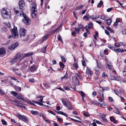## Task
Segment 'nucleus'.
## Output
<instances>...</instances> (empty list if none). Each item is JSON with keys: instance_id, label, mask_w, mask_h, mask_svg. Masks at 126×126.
I'll use <instances>...</instances> for the list:
<instances>
[{"instance_id": "nucleus-33", "label": "nucleus", "mask_w": 126, "mask_h": 126, "mask_svg": "<svg viewBox=\"0 0 126 126\" xmlns=\"http://www.w3.org/2000/svg\"><path fill=\"white\" fill-rule=\"evenodd\" d=\"M103 1H100L99 3L97 5V6L99 7H100L101 6V5L103 4Z\"/></svg>"}, {"instance_id": "nucleus-9", "label": "nucleus", "mask_w": 126, "mask_h": 126, "mask_svg": "<svg viewBox=\"0 0 126 126\" xmlns=\"http://www.w3.org/2000/svg\"><path fill=\"white\" fill-rule=\"evenodd\" d=\"M72 79L73 82L75 84L78 85L79 84V82L76 76H73L72 77Z\"/></svg>"}, {"instance_id": "nucleus-7", "label": "nucleus", "mask_w": 126, "mask_h": 126, "mask_svg": "<svg viewBox=\"0 0 126 126\" xmlns=\"http://www.w3.org/2000/svg\"><path fill=\"white\" fill-rule=\"evenodd\" d=\"M17 116L19 119H21L24 121H26L28 122L29 121L27 117L25 116L20 114L19 113L18 114Z\"/></svg>"}, {"instance_id": "nucleus-23", "label": "nucleus", "mask_w": 126, "mask_h": 126, "mask_svg": "<svg viewBox=\"0 0 126 126\" xmlns=\"http://www.w3.org/2000/svg\"><path fill=\"white\" fill-rule=\"evenodd\" d=\"M1 31L3 32H5L7 31V29L6 27L3 28L1 30Z\"/></svg>"}, {"instance_id": "nucleus-4", "label": "nucleus", "mask_w": 126, "mask_h": 126, "mask_svg": "<svg viewBox=\"0 0 126 126\" xmlns=\"http://www.w3.org/2000/svg\"><path fill=\"white\" fill-rule=\"evenodd\" d=\"M31 16L33 18L35 17L37 14V9L35 4L34 3H32L31 4Z\"/></svg>"}, {"instance_id": "nucleus-2", "label": "nucleus", "mask_w": 126, "mask_h": 126, "mask_svg": "<svg viewBox=\"0 0 126 126\" xmlns=\"http://www.w3.org/2000/svg\"><path fill=\"white\" fill-rule=\"evenodd\" d=\"M20 36L23 41L27 40L29 38V35H26L27 30L24 28H20L19 30Z\"/></svg>"}, {"instance_id": "nucleus-21", "label": "nucleus", "mask_w": 126, "mask_h": 126, "mask_svg": "<svg viewBox=\"0 0 126 126\" xmlns=\"http://www.w3.org/2000/svg\"><path fill=\"white\" fill-rule=\"evenodd\" d=\"M31 113L33 115H36L38 114L39 112H38L36 111H34L33 110H32L31 111Z\"/></svg>"}, {"instance_id": "nucleus-53", "label": "nucleus", "mask_w": 126, "mask_h": 126, "mask_svg": "<svg viewBox=\"0 0 126 126\" xmlns=\"http://www.w3.org/2000/svg\"><path fill=\"white\" fill-rule=\"evenodd\" d=\"M74 66L77 69L78 68V66L77 63H75L74 64Z\"/></svg>"}, {"instance_id": "nucleus-35", "label": "nucleus", "mask_w": 126, "mask_h": 126, "mask_svg": "<svg viewBox=\"0 0 126 126\" xmlns=\"http://www.w3.org/2000/svg\"><path fill=\"white\" fill-rule=\"evenodd\" d=\"M120 79V77H115V78L112 79V80H114L118 81Z\"/></svg>"}, {"instance_id": "nucleus-11", "label": "nucleus", "mask_w": 126, "mask_h": 126, "mask_svg": "<svg viewBox=\"0 0 126 126\" xmlns=\"http://www.w3.org/2000/svg\"><path fill=\"white\" fill-rule=\"evenodd\" d=\"M18 45V43H15L12 45L11 46L9 47V48L10 49L13 50L16 47H17Z\"/></svg>"}, {"instance_id": "nucleus-22", "label": "nucleus", "mask_w": 126, "mask_h": 126, "mask_svg": "<svg viewBox=\"0 0 126 126\" xmlns=\"http://www.w3.org/2000/svg\"><path fill=\"white\" fill-rule=\"evenodd\" d=\"M114 93L116 95H118L119 97H121V94L118 91L114 90Z\"/></svg>"}, {"instance_id": "nucleus-47", "label": "nucleus", "mask_w": 126, "mask_h": 126, "mask_svg": "<svg viewBox=\"0 0 126 126\" xmlns=\"http://www.w3.org/2000/svg\"><path fill=\"white\" fill-rule=\"evenodd\" d=\"M57 38L58 40L60 41L61 42H62V39L61 38V36L59 35L57 37Z\"/></svg>"}, {"instance_id": "nucleus-54", "label": "nucleus", "mask_w": 126, "mask_h": 126, "mask_svg": "<svg viewBox=\"0 0 126 126\" xmlns=\"http://www.w3.org/2000/svg\"><path fill=\"white\" fill-rule=\"evenodd\" d=\"M1 122L2 124L4 125H5L6 124V122L4 120H2Z\"/></svg>"}, {"instance_id": "nucleus-57", "label": "nucleus", "mask_w": 126, "mask_h": 126, "mask_svg": "<svg viewBox=\"0 0 126 126\" xmlns=\"http://www.w3.org/2000/svg\"><path fill=\"white\" fill-rule=\"evenodd\" d=\"M109 100L111 102H112L114 101L113 99L112 98L110 97H109Z\"/></svg>"}, {"instance_id": "nucleus-59", "label": "nucleus", "mask_w": 126, "mask_h": 126, "mask_svg": "<svg viewBox=\"0 0 126 126\" xmlns=\"http://www.w3.org/2000/svg\"><path fill=\"white\" fill-rule=\"evenodd\" d=\"M0 94L3 95L4 94V93L1 89H0Z\"/></svg>"}, {"instance_id": "nucleus-39", "label": "nucleus", "mask_w": 126, "mask_h": 126, "mask_svg": "<svg viewBox=\"0 0 126 126\" xmlns=\"http://www.w3.org/2000/svg\"><path fill=\"white\" fill-rule=\"evenodd\" d=\"M68 77V74L66 73L64 76L61 78V79L62 80L63 79H66Z\"/></svg>"}, {"instance_id": "nucleus-42", "label": "nucleus", "mask_w": 126, "mask_h": 126, "mask_svg": "<svg viewBox=\"0 0 126 126\" xmlns=\"http://www.w3.org/2000/svg\"><path fill=\"white\" fill-rule=\"evenodd\" d=\"M97 64L98 67L99 68H101L103 67V65L100 63H98L97 62Z\"/></svg>"}, {"instance_id": "nucleus-50", "label": "nucleus", "mask_w": 126, "mask_h": 126, "mask_svg": "<svg viewBox=\"0 0 126 126\" xmlns=\"http://www.w3.org/2000/svg\"><path fill=\"white\" fill-rule=\"evenodd\" d=\"M29 81L30 82L32 83H34V80L33 79H29Z\"/></svg>"}, {"instance_id": "nucleus-36", "label": "nucleus", "mask_w": 126, "mask_h": 126, "mask_svg": "<svg viewBox=\"0 0 126 126\" xmlns=\"http://www.w3.org/2000/svg\"><path fill=\"white\" fill-rule=\"evenodd\" d=\"M120 79V77H115V78L112 79V80H114L118 81Z\"/></svg>"}, {"instance_id": "nucleus-44", "label": "nucleus", "mask_w": 126, "mask_h": 126, "mask_svg": "<svg viewBox=\"0 0 126 126\" xmlns=\"http://www.w3.org/2000/svg\"><path fill=\"white\" fill-rule=\"evenodd\" d=\"M94 69L96 72H98L99 70V67L97 66Z\"/></svg>"}, {"instance_id": "nucleus-58", "label": "nucleus", "mask_w": 126, "mask_h": 126, "mask_svg": "<svg viewBox=\"0 0 126 126\" xmlns=\"http://www.w3.org/2000/svg\"><path fill=\"white\" fill-rule=\"evenodd\" d=\"M101 118L103 122H107V119L105 118V117H102Z\"/></svg>"}, {"instance_id": "nucleus-20", "label": "nucleus", "mask_w": 126, "mask_h": 126, "mask_svg": "<svg viewBox=\"0 0 126 126\" xmlns=\"http://www.w3.org/2000/svg\"><path fill=\"white\" fill-rule=\"evenodd\" d=\"M32 53H30V52H28L27 53L24 54L23 57V58H24L26 57H27L29 56L30 55H32Z\"/></svg>"}, {"instance_id": "nucleus-5", "label": "nucleus", "mask_w": 126, "mask_h": 126, "mask_svg": "<svg viewBox=\"0 0 126 126\" xmlns=\"http://www.w3.org/2000/svg\"><path fill=\"white\" fill-rule=\"evenodd\" d=\"M22 57V55L20 53H18L13 57L12 60L10 62L12 63L13 64L16 62L19 59L21 60V59H20V58Z\"/></svg>"}, {"instance_id": "nucleus-19", "label": "nucleus", "mask_w": 126, "mask_h": 126, "mask_svg": "<svg viewBox=\"0 0 126 126\" xmlns=\"http://www.w3.org/2000/svg\"><path fill=\"white\" fill-rule=\"evenodd\" d=\"M86 16H84L83 17V19L84 20H88V19L90 18V16L88 14H86Z\"/></svg>"}, {"instance_id": "nucleus-12", "label": "nucleus", "mask_w": 126, "mask_h": 126, "mask_svg": "<svg viewBox=\"0 0 126 126\" xmlns=\"http://www.w3.org/2000/svg\"><path fill=\"white\" fill-rule=\"evenodd\" d=\"M65 106L67 108L70 110H71L72 109L71 103L69 102H68L67 103V104Z\"/></svg>"}, {"instance_id": "nucleus-41", "label": "nucleus", "mask_w": 126, "mask_h": 126, "mask_svg": "<svg viewBox=\"0 0 126 126\" xmlns=\"http://www.w3.org/2000/svg\"><path fill=\"white\" fill-rule=\"evenodd\" d=\"M61 58L62 61L64 62H65L66 61V60L64 57L63 56H61Z\"/></svg>"}, {"instance_id": "nucleus-48", "label": "nucleus", "mask_w": 126, "mask_h": 126, "mask_svg": "<svg viewBox=\"0 0 126 126\" xmlns=\"http://www.w3.org/2000/svg\"><path fill=\"white\" fill-rule=\"evenodd\" d=\"M115 46L116 47H119L120 46V44L119 43H116L115 44Z\"/></svg>"}, {"instance_id": "nucleus-16", "label": "nucleus", "mask_w": 126, "mask_h": 126, "mask_svg": "<svg viewBox=\"0 0 126 126\" xmlns=\"http://www.w3.org/2000/svg\"><path fill=\"white\" fill-rule=\"evenodd\" d=\"M5 49L3 47L0 48V55H3L5 53Z\"/></svg>"}, {"instance_id": "nucleus-15", "label": "nucleus", "mask_w": 126, "mask_h": 126, "mask_svg": "<svg viewBox=\"0 0 126 126\" xmlns=\"http://www.w3.org/2000/svg\"><path fill=\"white\" fill-rule=\"evenodd\" d=\"M30 69L31 72H32L36 70V66L34 64L32 66H31Z\"/></svg>"}, {"instance_id": "nucleus-26", "label": "nucleus", "mask_w": 126, "mask_h": 126, "mask_svg": "<svg viewBox=\"0 0 126 126\" xmlns=\"http://www.w3.org/2000/svg\"><path fill=\"white\" fill-rule=\"evenodd\" d=\"M10 93L11 94L13 95L14 96H16V95H17L18 94L17 92L13 91H11Z\"/></svg>"}, {"instance_id": "nucleus-25", "label": "nucleus", "mask_w": 126, "mask_h": 126, "mask_svg": "<svg viewBox=\"0 0 126 126\" xmlns=\"http://www.w3.org/2000/svg\"><path fill=\"white\" fill-rule=\"evenodd\" d=\"M47 46L45 47H43L41 49V51L44 53H45L46 52V49L47 48Z\"/></svg>"}, {"instance_id": "nucleus-56", "label": "nucleus", "mask_w": 126, "mask_h": 126, "mask_svg": "<svg viewBox=\"0 0 126 126\" xmlns=\"http://www.w3.org/2000/svg\"><path fill=\"white\" fill-rule=\"evenodd\" d=\"M100 19L103 20H105L106 19L105 16L104 15H102L101 16Z\"/></svg>"}, {"instance_id": "nucleus-63", "label": "nucleus", "mask_w": 126, "mask_h": 126, "mask_svg": "<svg viewBox=\"0 0 126 126\" xmlns=\"http://www.w3.org/2000/svg\"><path fill=\"white\" fill-rule=\"evenodd\" d=\"M15 73L16 74V75H17L19 76H21V74L20 73V72H16Z\"/></svg>"}, {"instance_id": "nucleus-49", "label": "nucleus", "mask_w": 126, "mask_h": 126, "mask_svg": "<svg viewBox=\"0 0 126 126\" xmlns=\"http://www.w3.org/2000/svg\"><path fill=\"white\" fill-rule=\"evenodd\" d=\"M84 116L87 117H89L90 116L89 114L88 113H85L84 114Z\"/></svg>"}, {"instance_id": "nucleus-45", "label": "nucleus", "mask_w": 126, "mask_h": 126, "mask_svg": "<svg viewBox=\"0 0 126 126\" xmlns=\"http://www.w3.org/2000/svg\"><path fill=\"white\" fill-rule=\"evenodd\" d=\"M61 100H62L63 104L64 106H65L67 104V103H66V102L63 99H62Z\"/></svg>"}, {"instance_id": "nucleus-13", "label": "nucleus", "mask_w": 126, "mask_h": 126, "mask_svg": "<svg viewBox=\"0 0 126 126\" xmlns=\"http://www.w3.org/2000/svg\"><path fill=\"white\" fill-rule=\"evenodd\" d=\"M107 67L110 70H112L113 67L112 64L110 63H107Z\"/></svg>"}, {"instance_id": "nucleus-18", "label": "nucleus", "mask_w": 126, "mask_h": 126, "mask_svg": "<svg viewBox=\"0 0 126 126\" xmlns=\"http://www.w3.org/2000/svg\"><path fill=\"white\" fill-rule=\"evenodd\" d=\"M98 93L101 97V98L103 99H104V94L103 93H102V92L101 91H99Z\"/></svg>"}, {"instance_id": "nucleus-51", "label": "nucleus", "mask_w": 126, "mask_h": 126, "mask_svg": "<svg viewBox=\"0 0 126 126\" xmlns=\"http://www.w3.org/2000/svg\"><path fill=\"white\" fill-rule=\"evenodd\" d=\"M122 33L123 34L126 35V29L122 31Z\"/></svg>"}, {"instance_id": "nucleus-34", "label": "nucleus", "mask_w": 126, "mask_h": 126, "mask_svg": "<svg viewBox=\"0 0 126 126\" xmlns=\"http://www.w3.org/2000/svg\"><path fill=\"white\" fill-rule=\"evenodd\" d=\"M107 21V23L108 25H110V23L112 22L111 20L110 19H109L108 20H106V21Z\"/></svg>"}, {"instance_id": "nucleus-17", "label": "nucleus", "mask_w": 126, "mask_h": 126, "mask_svg": "<svg viewBox=\"0 0 126 126\" xmlns=\"http://www.w3.org/2000/svg\"><path fill=\"white\" fill-rule=\"evenodd\" d=\"M14 88L15 90L17 92H19L21 91V88L18 86L15 85L14 87Z\"/></svg>"}, {"instance_id": "nucleus-37", "label": "nucleus", "mask_w": 126, "mask_h": 126, "mask_svg": "<svg viewBox=\"0 0 126 126\" xmlns=\"http://www.w3.org/2000/svg\"><path fill=\"white\" fill-rule=\"evenodd\" d=\"M123 74L124 76H126V68L125 67L123 70Z\"/></svg>"}, {"instance_id": "nucleus-61", "label": "nucleus", "mask_w": 126, "mask_h": 126, "mask_svg": "<svg viewBox=\"0 0 126 126\" xmlns=\"http://www.w3.org/2000/svg\"><path fill=\"white\" fill-rule=\"evenodd\" d=\"M119 91L123 93H124L125 92L122 89H120L119 90Z\"/></svg>"}, {"instance_id": "nucleus-1", "label": "nucleus", "mask_w": 126, "mask_h": 126, "mask_svg": "<svg viewBox=\"0 0 126 126\" xmlns=\"http://www.w3.org/2000/svg\"><path fill=\"white\" fill-rule=\"evenodd\" d=\"M15 14L17 16L23 17V18L22 19L23 23L25 25H29L31 23V20L30 18L27 16L25 14H24L22 11L19 12L17 10H14Z\"/></svg>"}, {"instance_id": "nucleus-40", "label": "nucleus", "mask_w": 126, "mask_h": 126, "mask_svg": "<svg viewBox=\"0 0 126 126\" xmlns=\"http://www.w3.org/2000/svg\"><path fill=\"white\" fill-rule=\"evenodd\" d=\"M34 102L41 106H42L43 105V104H42V102H39L37 101H35Z\"/></svg>"}, {"instance_id": "nucleus-55", "label": "nucleus", "mask_w": 126, "mask_h": 126, "mask_svg": "<svg viewBox=\"0 0 126 126\" xmlns=\"http://www.w3.org/2000/svg\"><path fill=\"white\" fill-rule=\"evenodd\" d=\"M70 119L72 120H73V121H75V122H78L80 123H81V121H78V120H75V119H74L73 118H70Z\"/></svg>"}, {"instance_id": "nucleus-8", "label": "nucleus", "mask_w": 126, "mask_h": 126, "mask_svg": "<svg viewBox=\"0 0 126 126\" xmlns=\"http://www.w3.org/2000/svg\"><path fill=\"white\" fill-rule=\"evenodd\" d=\"M19 8L22 11L24 9V6L25 5L24 2L23 0H20L19 1Z\"/></svg>"}, {"instance_id": "nucleus-52", "label": "nucleus", "mask_w": 126, "mask_h": 126, "mask_svg": "<svg viewBox=\"0 0 126 126\" xmlns=\"http://www.w3.org/2000/svg\"><path fill=\"white\" fill-rule=\"evenodd\" d=\"M48 112L51 113V114L55 115V113L53 111L49 110L48 111Z\"/></svg>"}, {"instance_id": "nucleus-28", "label": "nucleus", "mask_w": 126, "mask_h": 126, "mask_svg": "<svg viewBox=\"0 0 126 126\" xmlns=\"http://www.w3.org/2000/svg\"><path fill=\"white\" fill-rule=\"evenodd\" d=\"M49 36V34H47L45 36H44L43 37V41H44L46 40Z\"/></svg>"}, {"instance_id": "nucleus-38", "label": "nucleus", "mask_w": 126, "mask_h": 126, "mask_svg": "<svg viewBox=\"0 0 126 126\" xmlns=\"http://www.w3.org/2000/svg\"><path fill=\"white\" fill-rule=\"evenodd\" d=\"M44 86L46 88H48L50 87V85L49 84L45 83L44 84Z\"/></svg>"}, {"instance_id": "nucleus-64", "label": "nucleus", "mask_w": 126, "mask_h": 126, "mask_svg": "<svg viewBox=\"0 0 126 126\" xmlns=\"http://www.w3.org/2000/svg\"><path fill=\"white\" fill-rule=\"evenodd\" d=\"M105 32L106 34L108 35H109V32L108 31L106 30H105Z\"/></svg>"}, {"instance_id": "nucleus-27", "label": "nucleus", "mask_w": 126, "mask_h": 126, "mask_svg": "<svg viewBox=\"0 0 126 126\" xmlns=\"http://www.w3.org/2000/svg\"><path fill=\"white\" fill-rule=\"evenodd\" d=\"M103 89L102 90V93H103L104 92V90L107 91L109 90V89L108 87H104L102 88Z\"/></svg>"}, {"instance_id": "nucleus-32", "label": "nucleus", "mask_w": 126, "mask_h": 126, "mask_svg": "<svg viewBox=\"0 0 126 126\" xmlns=\"http://www.w3.org/2000/svg\"><path fill=\"white\" fill-rule=\"evenodd\" d=\"M80 29H79V28H75V31L76 32V33L78 34L79 33L80 31Z\"/></svg>"}, {"instance_id": "nucleus-43", "label": "nucleus", "mask_w": 126, "mask_h": 126, "mask_svg": "<svg viewBox=\"0 0 126 126\" xmlns=\"http://www.w3.org/2000/svg\"><path fill=\"white\" fill-rule=\"evenodd\" d=\"M16 97L19 99H21L22 100H23V97L21 95H18L16 96Z\"/></svg>"}, {"instance_id": "nucleus-6", "label": "nucleus", "mask_w": 126, "mask_h": 126, "mask_svg": "<svg viewBox=\"0 0 126 126\" xmlns=\"http://www.w3.org/2000/svg\"><path fill=\"white\" fill-rule=\"evenodd\" d=\"M1 13L4 18H6L10 17V12H8L4 8H3L1 11Z\"/></svg>"}, {"instance_id": "nucleus-3", "label": "nucleus", "mask_w": 126, "mask_h": 126, "mask_svg": "<svg viewBox=\"0 0 126 126\" xmlns=\"http://www.w3.org/2000/svg\"><path fill=\"white\" fill-rule=\"evenodd\" d=\"M11 31L12 35L9 36L8 37L9 39H10L12 37H13L14 39L18 37L19 34L16 27L14 25L13 29L11 30Z\"/></svg>"}, {"instance_id": "nucleus-60", "label": "nucleus", "mask_w": 126, "mask_h": 126, "mask_svg": "<svg viewBox=\"0 0 126 126\" xmlns=\"http://www.w3.org/2000/svg\"><path fill=\"white\" fill-rule=\"evenodd\" d=\"M83 7V5H81L80 6H78L77 8V9H80L82 7Z\"/></svg>"}, {"instance_id": "nucleus-46", "label": "nucleus", "mask_w": 126, "mask_h": 126, "mask_svg": "<svg viewBox=\"0 0 126 126\" xmlns=\"http://www.w3.org/2000/svg\"><path fill=\"white\" fill-rule=\"evenodd\" d=\"M59 64L60 66L62 67V68H64V65L62 62H59Z\"/></svg>"}, {"instance_id": "nucleus-14", "label": "nucleus", "mask_w": 126, "mask_h": 126, "mask_svg": "<svg viewBox=\"0 0 126 126\" xmlns=\"http://www.w3.org/2000/svg\"><path fill=\"white\" fill-rule=\"evenodd\" d=\"M100 16H99L97 15L95 16L94 15L90 16V18H91L93 20H94L95 19H98L99 18Z\"/></svg>"}, {"instance_id": "nucleus-29", "label": "nucleus", "mask_w": 126, "mask_h": 126, "mask_svg": "<svg viewBox=\"0 0 126 126\" xmlns=\"http://www.w3.org/2000/svg\"><path fill=\"white\" fill-rule=\"evenodd\" d=\"M78 28H79V29H82L83 30V25H82L81 24H79L78 25Z\"/></svg>"}, {"instance_id": "nucleus-30", "label": "nucleus", "mask_w": 126, "mask_h": 126, "mask_svg": "<svg viewBox=\"0 0 126 126\" xmlns=\"http://www.w3.org/2000/svg\"><path fill=\"white\" fill-rule=\"evenodd\" d=\"M93 26V23L91 22H90L89 23L88 25V27L89 29H90Z\"/></svg>"}, {"instance_id": "nucleus-62", "label": "nucleus", "mask_w": 126, "mask_h": 126, "mask_svg": "<svg viewBox=\"0 0 126 126\" xmlns=\"http://www.w3.org/2000/svg\"><path fill=\"white\" fill-rule=\"evenodd\" d=\"M112 9V8H109L107 10V11L108 12H110L111 11Z\"/></svg>"}, {"instance_id": "nucleus-10", "label": "nucleus", "mask_w": 126, "mask_h": 126, "mask_svg": "<svg viewBox=\"0 0 126 126\" xmlns=\"http://www.w3.org/2000/svg\"><path fill=\"white\" fill-rule=\"evenodd\" d=\"M86 74L88 76H91L93 74L90 68L88 67H87L86 68Z\"/></svg>"}, {"instance_id": "nucleus-31", "label": "nucleus", "mask_w": 126, "mask_h": 126, "mask_svg": "<svg viewBox=\"0 0 126 126\" xmlns=\"http://www.w3.org/2000/svg\"><path fill=\"white\" fill-rule=\"evenodd\" d=\"M80 92L82 96V99L83 100V98L85 96V94L82 91H80Z\"/></svg>"}, {"instance_id": "nucleus-24", "label": "nucleus", "mask_w": 126, "mask_h": 126, "mask_svg": "<svg viewBox=\"0 0 126 126\" xmlns=\"http://www.w3.org/2000/svg\"><path fill=\"white\" fill-rule=\"evenodd\" d=\"M110 120L111 121L113 122L114 123H116L117 122V121L115 120L114 118L113 117H111Z\"/></svg>"}]
</instances>
